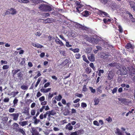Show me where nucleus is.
Returning <instances> with one entry per match:
<instances>
[{
    "mask_svg": "<svg viewBox=\"0 0 135 135\" xmlns=\"http://www.w3.org/2000/svg\"><path fill=\"white\" fill-rule=\"evenodd\" d=\"M35 114V109H32L31 111V115L33 116Z\"/></svg>",
    "mask_w": 135,
    "mask_h": 135,
    "instance_id": "nucleus-46",
    "label": "nucleus"
},
{
    "mask_svg": "<svg viewBox=\"0 0 135 135\" xmlns=\"http://www.w3.org/2000/svg\"><path fill=\"white\" fill-rule=\"evenodd\" d=\"M94 102L95 105L98 104L99 102V100L98 98H95L94 99Z\"/></svg>",
    "mask_w": 135,
    "mask_h": 135,
    "instance_id": "nucleus-31",
    "label": "nucleus"
},
{
    "mask_svg": "<svg viewBox=\"0 0 135 135\" xmlns=\"http://www.w3.org/2000/svg\"><path fill=\"white\" fill-rule=\"evenodd\" d=\"M99 13L100 15H101L103 17L105 16L108 17H109V15L107 12H103L101 11H99Z\"/></svg>",
    "mask_w": 135,
    "mask_h": 135,
    "instance_id": "nucleus-13",
    "label": "nucleus"
},
{
    "mask_svg": "<svg viewBox=\"0 0 135 135\" xmlns=\"http://www.w3.org/2000/svg\"><path fill=\"white\" fill-rule=\"evenodd\" d=\"M100 56L103 59L107 58L108 56V54L107 53H106L103 52H102L101 53Z\"/></svg>",
    "mask_w": 135,
    "mask_h": 135,
    "instance_id": "nucleus-14",
    "label": "nucleus"
},
{
    "mask_svg": "<svg viewBox=\"0 0 135 135\" xmlns=\"http://www.w3.org/2000/svg\"><path fill=\"white\" fill-rule=\"evenodd\" d=\"M79 49L77 48L74 49L73 50V51L74 53L78 52H79Z\"/></svg>",
    "mask_w": 135,
    "mask_h": 135,
    "instance_id": "nucleus-51",
    "label": "nucleus"
},
{
    "mask_svg": "<svg viewBox=\"0 0 135 135\" xmlns=\"http://www.w3.org/2000/svg\"><path fill=\"white\" fill-rule=\"evenodd\" d=\"M89 89L91 91V92L93 93H95V92L96 91L95 90V89H94L92 87H89Z\"/></svg>",
    "mask_w": 135,
    "mask_h": 135,
    "instance_id": "nucleus-49",
    "label": "nucleus"
},
{
    "mask_svg": "<svg viewBox=\"0 0 135 135\" xmlns=\"http://www.w3.org/2000/svg\"><path fill=\"white\" fill-rule=\"evenodd\" d=\"M118 28L119 32L122 33L123 32V30L121 26L119 25L118 26Z\"/></svg>",
    "mask_w": 135,
    "mask_h": 135,
    "instance_id": "nucleus-41",
    "label": "nucleus"
},
{
    "mask_svg": "<svg viewBox=\"0 0 135 135\" xmlns=\"http://www.w3.org/2000/svg\"><path fill=\"white\" fill-rule=\"evenodd\" d=\"M9 101V99L8 98H6L3 100V102H8Z\"/></svg>",
    "mask_w": 135,
    "mask_h": 135,
    "instance_id": "nucleus-58",
    "label": "nucleus"
},
{
    "mask_svg": "<svg viewBox=\"0 0 135 135\" xmlns=\"http://www.w3.org/2000/svg\"><path fill=\"white\" fill-rule=\"evenodd\" d=\"M39 8L40 10L44 12H50L52 10V8L50 6L45 4H41Z\"/></svg>",
    "mask_w": 135,
    "mask_h": 135,
    "instance_id": "nucleus-3",
    "label": "nucleus"
},
{
    "mask_svg": "<svg viewBox=\"0 0 135 135\" xmlns=\"http://www.w3.org/2000/svg\"><path fill=\"white\" fill-rule=\"evenodd\" d=\"M70 135H77V133L76 132H72Z\"/></svg>",
    "mask_w": 135,
    "mask_h": 135,
    "instance_id": "nucleus-64",
    "label": "nucleus"
},
{
    "mask_svg": "<svg viewBox=\"0 0 135 135\" xmlns=\"http://www.w3.org/2000/svg\"><path fill=\"white\" fill-rule=\"evenodd\" d=\"M89 28L86 26H83L81 29L86 31H89Z\"/></svg>",
    "mask_w": 135,
    "mask_h": 135,
    "instance_id": "nucleus-35",
    "label": "nucleus"
},
{
    "mask_svg": "<svg viewBox=\"0 0 135 135\" xmlns=\"http://www.w3.org/2000/svg\"><path fill=\"white\" fill-rule=\"evenodd\" d=\"M13 129L16 132L22 134L23 135H26L24 129L23 128H20L19 125L16 123H14L13 124Z\"/></svg>",
    "mask_w": 135,
    "mask_h": 135,
    "instance_id": "nucleus-2",
    "label": "nucleus"
},
{
    "mask_svg": "<svg viewBox=\"0 0 135 135\" xmlns=\"http://www.w3.org/2000/svg\"><path fill=\"white\" fill-rule=\"evenodd\" d=\"M28 86L25 85H23L21 86V88L23 90H27L28 88Z\"/></svg>",
    "mask_w": 135,
    "mask_h": 135,
    "instance_id": "nucleus-32",
    "label": "nucleus"
},
{
    "mask_svg": "<svg viewBox=\"0 0 135 135\" xmlns=\"http://www.w3.org/2000/svg\"><path fill=\"white\" fill-rule=\"evenodd\" d=\"M19 92L18 91H13L10 93V95H12L13 97H15L16 95Z\"/></svg>",
    "mask_w": 135,
    "mask_h": 135,
    "instance_id": "nucleus-30",
    "label": "nucleus"
},
{
    "mask_svg": "<svg viewBox=\"0 0 135 135\" xmlns=\"http://www.w3.org/2000/svg\"><path fill=\"white\" fill-rule=\"evenodd\" d=\"M54 21V19L52 18H48L47 19L45 20L43 22V23H51Z\"/></svg>",
    "mask_w": 135,
    "mask_h": 135,
    "instance_id": "nucleus-8",
    "label": "nucleus"
},
{
    "mask_svg": "<svg viewBox=\"0 0 135 135\" xmlns=\"http://www.w3.org/2000/svg\"><path fill=\"white\" fill-rule=\"evenodd\" d=\"M117 87H115V88H114L112 90V93L113 94H114L116 93L117 91Z\"/></svg>",
    "mask_w": 135,
    "mask_h": 135,
    "instance_id": "nucleus-50",
    "label": "nucleus"
},
{
    "mask_svg": "<svg viewBox=\"0 0 135 135\" xmlns=\"http://www.w3.org/2000/svg\"><path fill=\"white\" fill-rule=\"evenodd\" d=\"M11 11V14L13 15L16 14L17 12L15 9L11 8L10 9H9Z\"/></svg>",
    "mask_w": 135,
    "mask_h": 135,
    "instance_id": "nucleus-23",
    "label": "nucleus"
},
{
    "mask_svg": "<svg viewBox=\"0 0 135 135\" xmlns=\"http://www.w3.org/2000/svg\"><path fill=\"white\" fill-rule=\"evenodd\" d=\"M129 73L131 75L135 74V69L133 68H130L129 69Z\"/></svg>",
    "mask_w": 135,
    "mask_h": 135,
    "instance_id": "nucleus-18",
    "label": "nucleus"
},
{
    "mask_svg": "<svg viewBox=\"0 0 135 135\" xmlns=\"http://www.w3.org/2000/svg\"><path fill=\"white\" fill-rule=\"evenodd\" d=\"M9 68V66L8 65H3L2 67V68L3 70H6Z\"/></svg>",
    "mask_w": 135,
    "mask_h": 135,
    "instance_id": "nucleus-39",
    "label": "nucleus"
},
{
    "mask_svg": "<svg viewBox=\"0 0 135 135\" xmlns=\"http://www.w3.org/2000/svg\"><path fill=\"white\" fill-rule=\"evenodd\" d=\"M20 70V69H17L13 70L12 71L13 76L16 81H20L23 79V75Z\"/></svg>",
    "mask_w": 135,
    "mask_h": 135,
    "instance_id": "nucleus-1",
    "label": "nucleus"
},
{
    "mask_svg": "<svg viewBox=\"0 0 135 135\" xmlns=\"http://www.w3.org/2000/svg\"><path fill=\"white\" fill-rule=\"evenodd\" d=\"M125 47L128 49H133L134 48V45H132L130 43H128L126 46Z\"/></svg>",
    "mask_w": 135,
    "mask_h": 135,
    "instance_id": "nucleus-11",
    "label": "nucleus"
},
{
    "mask_svg": "<svg viewBox=\"0 0 135 135\" xmlns=\"http://www.w3.org/2000/svg\"><path fill=\"white\" fill-rule=\"evenodd\" d=\"M69 61L68 59H65L61 63V64L64 65H66V66H68L69 65Z\"/></svg>",
    "mask_w": 135,
    "mask_h": 135,
    "instance_id": "nucleus-15",
    "label": "nucleus"
},
{
    "mask_svg": "<svg viewBox=\"0 0 135 135\" xmlns=\"http://www.w3.org/2000/svg\"><path fill=\"white\" fill-rule=\"evenodd\" d=\"M93 123L94 124L95 126H99V123L98 122L97 120H95L93 121Z\"/></svg>",
    "mask_w": 135,
    "mask_h": 135,
    "instance_id": "nucleus-43",
    "label": "nucleus"
},
{
    "mask_svg": "<svg viewBox=\"0 0 135 135\" xmlns=\"http://www.w3.org/2000/svg\"><path fill=\"white\" fill-rule=\"evenodd\" d=\"M76 6H78L76 8V9L77 11L80 13V11L79 10V9L80 8H81V6H80V3L79 1H77L76 2Z\"/></svg>",
    "mask_w": 135,
    "mask_h": 135,
    "instance_id": "nucleus-19",
    "label": "nucleus"
},
{
    "mask_svg": "<svg viewBox=\"0 0 135 135\" xmlns=\"http://www.w3.org/2000/svg\"><path fill=\"white\" fill-rule=\"evenodd\" d=\"M87 106L86 104L85 103L83 102L81 103V107L82 108H85Z\"/></svg>",
    "mask_w": 135,
    "mask_h": 135,
    "instance_id": "nucleus-54",
    "label": "nucleus"
},
{
    "mask_svg": "<svg viewBox=\"0 0 135 135\" xmlns=\"http://www.w3.org/2000/svg\"><path fill=\"white\" fill-rule=\"evenodd\" d=\"M32 45L33 46L37 47L38 48H41L43 47V46L39 44H36L34 43H32Z\"/></svg>",
    "mask_w": 135,
    "mask_h": 135,
    "instance_id": "nucleus-17",
    "label": "nucleus"
},
{
    "mask_svg": "<svg viewBox=\"0 0 135 135\" xmlns=\"http://www.w3.org/2000/svg\"><path fill=\"white\" fill-rule=\"evenodd\" d=\"M42 129L39 127H32L31 128V132L32 135H38L39 132L42 131Z\"/></svg>",
    "mask_w": 135,
    "mask_h": 135,
    "instance_id": "nucleus-4",
    "label": "nucleus"
},
{
    "mask_svg": "<svg viewBox=\"0 0 135 135\" xmlns=\"http://www.w3.org/2000/svg\"><path fill=\"white\" fill-rule=\"evenodd\" d=\"M106 120L109 122H111L112 121V119L110 117H109L108 118H107Z\"/></svg>",
    "mask_w": 135,
    "mask_h": 135,
    "instance_id": "nucleus-55",
    "label": "nucleus"
},
{
    "mask_svg": "<svg viewBox=\"0 0 135 135\" xmlns=\"http://www.w3.org/2000/svg\"><path fill=\"white\" fill-rule=\"evenodd\" d=\"M90 14V13L87 10L85 11L82 13V15L83 16L85 17L88 16Z\"/></svg>",
    "mask_w": 135,
    "mask_h": 135,
    "instance_id": "nucleus-16",
    "label": "nucleus"
},
{
    "mask_svg": "<svg viewBox=\"0 0 135 135\" xmlns=\"http://www.w3.org/2000/svg\"><path fill=\"white\" fill-rule=\"evenodd\" d=\"M39 118L40 119H43L44 117V115H43V113L41 114L40 116H39Z\"/></svg>",
    "mask_w": 135,
    "mask_h": 135,
    "instance_id": "nucleus-62",
    "label": "nucleus"
},
{
    "mask_svg": "<svg viewBox=\"0 0 135 135\" xmlns=\"http://www.w3.org/2000/svg\"><path fill=\"white\" fill-rule=\"evenodd\" d=\"M57 39H55V41L57 44H59L61 46H62L64 45V44L62 42L60 41L59 39L56 37Z\"/></svg>",
    "mask_w": 135,
    "mask_h": 135,
    "instance_id": "nucleus-12",
    "label": "nucleus"
},
{
    "mask_svg": "<svg viewBox=\"0 0 135 135\" xmlns=\"http://www.w3.org/2000/svg\"><path fill=\"white\" fill-rule=\"evenodd\" d=\"M62 103L64 105H66V102L65 99H62L61 101Z\"/></svg>",
    "mask_w": 135,
    "mask_h": 135,
    "instance_id": "nucleus-63",
    "label": "nucleus"
},
{
    "mask_svg": "<svg viewBox=\"0 0 135 135\" xmlns=\"http://www.w3.org/2000/svg\"><path fill=\"white\" fill-rule=\"evenodd\" d=\"M76 59H79L81 56V55L79 53L75 54L74 55Z\"/></svg>",
    "mask_w": 135,
    "mask_h": 135,
    "instance_id": "nucleus-33",
    "label": "nucleus"
},
{
    "mask_svg": "<svg viewBox=\"0 0 135 135\" xmlns=\"http://www.w3.org/2000/svg\"><path fill=\"white\" fill-rule=\"evenodd\" d=\"M15 110V108L11 107L8 110V111L10 113H13L14 112Z\"/></svg>",
    "mask_w": 135,
    "mask_h": 135,
    "instance_id": "nucleus-42",
    "label": "nucleus"
},
{
    "mask_svg": "<svg viewBox=\"0 0 135 135\" xmlns=\"http://www.w3.org/2000/svg\"><path fill=\"white\" fill-rule=\"evenodd\" d=\"M62 98V97L60 95H59L58 96H56L55 97V99L57 101H60Z\"/></svg>",
    "mask_w": 135,
    "mask_h": 135,
    "instance_id": "nucleus-27",
    "label": "nucleus"
},
{
    "mask_svg": "<svg viewBox=\"0 0 135 135\" xmlns=\"http://www.w3.org/2000/svg\"><path fill=\"white\" fill-rule=\"evenodd\" d=\"M45 106L43 105L41 108L40 109L39 112H43L44 109L45 108Z\"/></svg>",
    "mask_w": 135,
    "mask_h": 135,
    "instance_id": "nucleus-56",
    "label": "nucleus"
},
{
    "mask_svg": "<svg viewBox=\"0 0 135 135\" xmlns=\"http://www.w3.org/2000/svg\"><path fill=\"white\" fill-rule=\"evenodd\" d=\"M104 73V71L103 70H99V72L98 73V75L99 76L101 75V74H103Z\"/></svg>",
    "mask_w": 135,
    "mask_h": 135,
    "instance_id": "nucleus-38",
    "label": "nucleus"
},
{
    "mask_svg": "<svg viewBox=\"0 0 135 135\" xmlns=\"http://www.w3.org/2000/svg\"><path fill=\"white\" fill-rule=\"evenodd\" d=\"M65 45L66 46L68 47H69L72 46V45H71L69 44V42L68 41L66 42Z\"/></svg>",
    "mask_w": 135,
    "mask_h": 135,
    "instance_id": "nucleus-53",
    "label": "nucleus"
},
{
    "mask_svg": "<svg viewBox=\"0 0 135 135\" xmlns=\"http://www.w3.org/2000/svg\"><path fill=\"white\" fill-rule=\"evenodd\" d=\"M85 71L87 74H89L91 72V69L89 67H87L85 69Z\"/></svg>",
    "mask_w": 135,
    "mask_h": 135,
    "instance_id": "nucleus-25",
    "label": "nucleus"
},
{
    "mask_svg": "<svg viewBox=\"0 0 135 135\" xmlns=\"http://www.w3.org/2000/svg\"><path fill=\"white\" fill-rule=\"evenodd\" d=\"M78 28L82 29L83 26L79 23H78L76 25Z\"/></svg>",
    "mask_w": 135,
    "mask_h": 135,
    "instance_id": "nucleus-60",
    "label": "nucleus"
},
{
    "mask_svg": "<svg viewBox=\"0 0 135 135\" xmlns=\"http://www.w3.org/2000/svg\"><path fill=\"white\" fill-rule=\"evenodd\" d=\"M103 21L104 23L106 24H108L109 22L111 21V20L110 19L104 18L103 19Z\"/></svg>",
    "mask_w": 135,
    "mask_h": 135,
    "instance_id": "nucleus-26",
    "label": "nucleus"
},
{
    "mask_svg": "<svg viewBox=\"0 0 135 135\" xmlns=\"http://www.w3.org/2000/svg\"><path fill=\"white\" fill-rule=\"evenodd\" d=\"M41 81V79L40 78H39L37 82H36V85H35V87L36 88L37 87V86L38 85L39 83H40V81Z\"/></svg>",
    "mask_w": 135,
    "mask_h": 135,
    "instance_id": "nucleus-37",
    "label": "nucleus"
},
{
    "mask_svg": "<svg viewBox=\"0 0 135 135\" xmlns=\"http://www.w3.org/2000/svg\"><path fill=\"white\" fill-rule=\"evenodd\" d=\"M75 95L76 97H77L79 98H81L83 96V95L82 94L76 93L75 94Z\"/></svg>",
    "mask_w": 135,
    "mask_h": 135,
    "instance_id": "nucleus-40",
    "label": "nucleus"
},
{
    "mask_svg": "<svg viewBox=\"0 0 135 135\" xmlns=\"http://www.w3.org/2000/svg\"><path fill=\"white\" fill-rule=\"evenodd\" d=\"M82 57L83 58V60L86 63L89 64V61L87 59L85 55H83L82 56Z\"/></svg>",
    "mask_w": 135,
    "mask_h": 135,
    "instance_id": "nucleus-28",
    "label": "nucleus"
},
{
    "mask_svg": "<svg viewBox=\"0 0 135 135\" xmlns=\"http://www.w3.org/2000/svg\"><path fill=\"white\" fill-rule=\"evenodd\" d=\"M66 129H68L69 131L71 130L73 128V127L71 126V124L69 123L66 126Z\"/></svg>",
    "mask_w": 135,
    "mask_h": 135,
    "instance_id": "nucleus-20",
    "label": "nucleus"
},
{
    "mask_svg": "<svg viewBox=\"0 0 135 135\" xmlns=\"http://www.w3.org/2000/svg\"><path fill=\"white\" fill-rule=\"evenodd\" d=\"M34 4H37L40 2L41 0H31Z\"/></svg>",
    "mask_w": 135,
    "mask_h": 135,
    "instance_id": "nucleus-34",
    "label": "nucleus"
},
{
    "mask_svg": "<svg viewBox=\"0 0 135 135\" xmlns=\"http://www.w3.org/2000/svg\"><path fill=\"white\" fill-rule=\"evenodd\" d=\"M109 65L111 67L115 66L116 65V63L115 62H113L109 64Z\"/></svg>",
    "mask_w": 135,
    "mask_h": 135,
    "instance_id": "nucleus-47",
    "label": "nucleus"
},
{
    "mask_svg": "<svg viewBox=\"0 0 135 135\" xmlns=\"http://www.w3.org/2000/svg\"><path fill=\"white\" fill-rule=\"evenodd\" d=\"M97 93H101L102 92V90L101 89V86L99 87L97 89Z\"/></svg>",
    "mask_w": 135,
    "mask_h": 135,
    "instance_id": "nucleus-44",
    "label": "nucleus"
},
{
    "mask_svg": "<svg viewBox=\"0 0 135 135\" xmlns=\"http://www.w3.org/2000/svg\"><path fill=\"white\" fill-rule=\"evenodd\" d=\"M89 60L91 62H93L95 60L94 55L93 54H91L88 56Z\"/></svg>",
    "mask_w": 135,
    "mask_h": 135,
    "instance_id": "nucleus-10",
    "label": "nucleus"
},
{
    "mask_svg": "<svg viewBox=\"0 0 135 135\" xmlns=\"http://www.w3.org/2000/svg\"><path fill=\"white\" fill-rule=\"evenodd\" d=\"M22 61L20 62V64L22 65H23L25 62V59L24 58H21Z\"/></svg>",
    "mask_w": 135,
    "mask_h": 135,
    "instance_id": "nucleus-48",
    "label": "nucleus"
},
{
    "mask_svg": "<svg viewBox=\"0 0 135 135\" xmlns=\"http://www.w3.org/2000/svg\"><path fill=\"white\" fill-rule=\"evenodd\" d=\"M101 2L103 3L104 4H105L107 2L108 0H100Z\"/></svg>",
    "mask_w": 135,
    "mask_h": 135,
    "instance_id": "nucleus-59",
    "label": "nucleus"
},
{
    "mask_svg": "<svg viewBox=\"0 0 135 135\" xmlns=\"http://www.w3.org/2000/svg\"><path fill=\"white\" fill-rule=\"evenodd\" d=\"M107 74L108 75L107 76L108 80H110L113 79L114 76V74L112 70H110V71H109L108 73V72Z\"/></svg>",
    "mask_w": 135,
    "mask_h": 135,
    "instance_id": "nucleus-5",
    "label": "nucleus"
},
{
    "mask_svg": "<svg viewBox=\"0 0 135 135\" xmlns=\"http://www.w3.org/2000/svg\"><path fill=\"white\" fill-rule=\"evenodd\" d=\"M18 102V100L17 99V97H15L13 101V105L12 106V107H15L16 106H17Z\"/></svg>",
    "mask_w": 135,
    "mask_h": 135,
    "instance_id": "nucleus-21",
    "label": "nucleus"
},
{
    "mask_svg": "<svg viewBox=\"0 0 135 135\" xmlns=\"http://www.w3.org/2000/svg\"><path fill=\"white\" fill-rule=\"evenodd\" d=\"M10 115L13 117V119L15 121H16L18 119L19 116L18 113H12L10 114Z\"/></svg>",
    "mask_w": 135,
    "mask_h": 135,
    "instance_id": "nucleus-6",
    "label": "nucleus"
},
{
    "mask_svg": "<svg viewBox=\"0 0 135 135\" xmlns=\"http://www.w3.org/2000/svg\"><path fill=\"white\" fill-rule=\"evenodd\" d=\"M119 100L120 101L121 103L124 105H128L129 103L128 100L125 98H121V99H119Z\"/></svg>",
    "mask_w": 135,
    "mask_h": 135,
    "instance_id": "nucleus-7",
    "label": "nucleus"
},
{
    "mask_svg": "<svg viewBox=\"0 0 135 135\" xmlns=\"http://www.w3.org/2000/svg\"><path fill=\"white\" fill-rule=\"evenodd\" d=\"M90 41L93 44H97L98 42V40L95 38H91L90 39Z\"/></svg>",
    "mask_w": 135,
    "mask_h": 135,
    "instance_id": "nucleus-9",
    "label": "nucleus"
},
{
    "mask_svg": "<svg viewBox=\"0 0 135 135\" xmlns=\"http://www.w3.org/2000/svg\"><path fill=\"white\" fill-rule=\"evenodd\" d=\"M40 122V119H37L34 120L33 123L37 125Z\"/></svg>",
    "mask_w": 135,
    "mask_h": 135,
    "instance_id": "nucleus-36",
    "label": "nucleus"
},
{
    "mask_svg": "<svg viewBox=\"0 0 135 135\" xmlns=\"http://www.w3.org/2000/svg\"><path fill=\"white\" fill-rule=\"evenodd\" d=\"M45 98L44 96H42V97H40L39 98V100L41 102H42V101H44L45 100Z\"/></svg>",
    "mask_w": 135,
    "mask_h": 135,
    "instance_id": "nucleus-52",
    "label": "nucleus"
},
{
    "mask_svg": "<svg viewBox=\"0 0 135 135\" xmlns=\"http://www.w3.org/2000/svg\"><path fill=\"white\" fill-rule=\"evenodd\" d=\"M116 131H117L115 132L116 134H117L118 135H123L122 133L119 129H117Z\"/></svg>",
    "mask_w": 135,
    "mask_h": 135,
    "instance_id": "nucleus-29",
    "label": "nucleus"
},
{
    "mask_svg": "<svg viewBox=\"0 0 135 135\" xmlns=\"http://www.w3.org/2000/svg\"><path fill=\"white\" fill-rule=\"evenodd\" d=\"M28 121H24L23 122H19V124L22 126H26L28 124Z\"/></svg>",
    "mask_w": 135,
    "mask_h": 135,
    "instance_id": "nucleus-22",
    "label": "nucleus"
},
{
    "mask_svg": "<svg viewBox=\"0 0 135 135\" xmlns=\"http://www.w3.org/2000/svg\"><path fill=\"white\" fill-rule=\"evenodd\" d=\"M1 65H3V64H7L8 62L6 61L1 60Z\"/></svg>",
    "mask_w": 135,
    "mask_h": 135,
    "instance_id": "nucleus-45",
    "label": "nucleus"
},
{
    "mask_svg": "<svg viewBox=\"0 0 135 135\" xmlns=\"http://www.w3.org/2000/svg\"><path fill=\"white\" fill-rule=\"evenodd\" d=\"M83 91H85L87 90V88L85 85H84L83 88Z\"/></svg>",
    "mask_w": 135,
    "mask_h": 135,
    "instance_id": "nucleus-61",
    "label": "nucleus"
},
{
    "mask_svg": "<svg viewBox=\"0 0 135 135\" xmlns=\"http://www.w3.org/2000/svg\"><path fill=\"white\" fill-rule=\"evenodd\" d=\"M50 85V83L49 82H47L44 85V87L46 88L49 86Z\"/></svg>",
    "mask_w": 135,
    "mask_h": 135,
    "instance_id": "nucleus-57",
    "label": "nucleus"
},
{
    "mask_svg": "<svg viewBox=\"0 0 135 135\" xmlns=\"http://www.w3.org/2000/svg\"><path fill=\"white\" fill-rule=\"evenodd\" d=\"M49 112L50 113L49 114V115H48V116L49 117H50L51 115H54L56 114L55 112L53 110L49 111Z\"/></svg>",
    "mask_w": 135,
    "mask_h": 135,
    "instance_id": "nucleus-24",
    "label": "nucleus"
}]
</instances>
